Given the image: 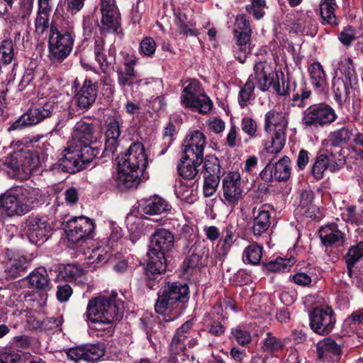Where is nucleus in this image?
Returning a JSON list of instances; mask_svg holds the SVG:
<instances>
[{"mask_svg": "<svg viewBox=\"0 0 363 363\" xmlns=\"http://www.w3.org/2000/svg\"><path fill=\"white\" fill-rule=\"evenodd\" d=\"M190 291L186 283L167 281L157 291L155 311L163 316L162 320L152 315L143 316L140 320L141 328L151 342L152 336L157 337L163 328L162 322L177 319L186 309L190 298Z\"/></svg>", "mask_w": 363, "mask_h": 363, "instance_id": "1", "label": "nucleus"}, {"mask_svg": "<svg viewBox=\"0 0 363 363\" xmlns=\"http://www.w3.org/2000/svg\"><path fill=\"white\" fill-rule=\"evenodd\" d=\"M16 145L17 149L2 160L3 165L11 171L9 174L13 177L30 174L43 165L48 167L45 163L53 152V147L44 136L19 140Z\"/></svg>", "mask_w": 363, "mask_h": 363, "instance_id": "2", "label": "nucleus"}, {"mask_svg": "<svg viewBox=\"0 0 363 363\" xmlns=\"http://www.w3.org/2000/svg\"><path fill=\"white\" fill-rule=\"evenodd\" d=\"M116 161L118 170L115 185L120 191L136 189L140 182L148 179V160L141 142H132L125 152L117 155Z\"/></svg>", "mask_w": 363, "mask_h": 363, "instance_id": "3", "label": "nucleus"}, {"mask_svg": "<svg viewBox=\"0 0 363 363\" xmlns=\"http://www.w3.org/2000/svg\"><path fill=\"white\" fill-rule=\"evenodd\" d=\"M123 309L124 301L113 291L108 296L99 295L89 299L84 318L93 329L111 337L114 332V323L123 317Z\"/></svg>", "mask_w": 363, "mask_h": 363, "instance_id": "4", "label": "nucleus"}, {"mask_svg": "<svg viewBox=\"0 0 363 363\" xmlns=\"http://www.w3.org/2000/svg\"><path fill=\"white\" fill-rule=\"evenodd\" d=\"M174 236L169 230L155 228L150 237L148 260L143 267L145 285L151 290L159 287L162 274L167 270V253L174 247Z\"/></svg>", "mask_w": 363, "mask_h": 363, "instance_id": "5", "label": "nucleus"}, {"mask_svg": "<svg viewBox=\"0 0 363 363\" xmlns=\"http://www.w3.org/2000/svg\"><path fill=\"white\" fill-rule=\"evenodd\" d=\"M74 33L67 21L55 14L48 35V57L52 63H61L72 51Z\"/></svg>", "mask_w": 363, "mask_h": 363, "instance_id": "6", "label": "nucleus"}, {"mask_svg": "<svg viewBox=\"0 0 363 363\" xmlns=\"http://www.w3.org/2000/svg\"><path fill=\"white\" fill-rule=\"evenodd\" d=\"M38 202V189L24 184L15 186L0 195V210L8 216H23Z\"/></svg>", "mask_w": 363, "mask_h": 363, "instance_id": "7", "label": "nucleus"}, {"mask_svg": "<svg viewBox=\"0 0 363 363\" xmlns=\"http://www.w3.org/2000/svg\"><path fill=\"white\" fill-rule=\"evenodd\" d=\"M70 145L84 152L85 157L98 158L101 143L98 140L95 125L82 120L78 121L74 126V139Z\"/></svg>", "mask_w": 363, "mask_h": 363, "instance_id": "8", "label": "nucleus"}, {"mask_svg": "<svg viewBox=\"0 0 363 363\" xmlns=\"http://www.w3.org/2000/svg\"><path fill=\"white\" fill-rule=\"evenodd\" d=\"M186 83L187 85L184 87L180 96L182 106L202 114L208 113L213 108V102L204 93L200 81L190 79Z\"/></svg>", "mask_w": 363, "mask_h": 363, "instance_id": "9", "label": "nucleus"}, {"mask_svg": "<svg viewBox=\"0 0 363 363\" xmlns=\"http://www.w3.org/2000/svg\"><path fill=\"white\" fill-rule=\"evenodd\" d=\"M58 108L56 99L50 98L47 102L34 108H29L7 128V131H21L35 125L55 114Z\"/></svg>", "mask_w": 363, "mask_h": 363, "instance_id": "10", "label": "nucleus"}, {"mask_svg": "<svg viewBox=\"0 0 363 363\" xmlns=\"http://www.w3.org/2000/svg\"><path fill=\"white\" fill-rule=\"evenodd\" d=\"M337 118L334 108L330 104L320 102L312 104L303 111L301 123L304 128L315 130L330 125Z\"/></svg>", "mask_w": 363, "mask_h": 363, "instance_id": "11", "label": "nucleus"}, {"mask_svg": "<svg viewBox=\"0 0 363 363\" xmlns=\"http://www.w3.org/2000/svg\"><path fill=\"white\" fill-rule=\"evenodd\" d=\"M235 40V57L240 63H245L251 52L252 28L249 17L245 13L238 14L235 21L233 31Z\"/></svg>", "mask_w": 363, "mask_h": 363, "instance_id": "12", "label": "nucleus"}, {"mask_svg": "<svg viewBox=\"0 0 363 363\" xmlns=\"http://www.w3.org/2000/svg\"><path fill=\"white\" fill-rule=\"evenodd\" d=\"M62 226L67 240L74 244L92 240L95 235L94 220L85 216H72L62 222Z\"/></svg>", "mask_w": 363, "mask_h": 363, "instance_id": "13", "label": "nucleus"}, {"mask_svg": "<svg viewBox=\"0 0 363 363\" xmlns=\"http://www.w3.org/2000/svg\"><path fill=\"white\" fill-rule=\"evenodd\" d=\"M84 157V152L69 145L63 151L62 157L56 163L51 164L49 169L54 173L75 174L86 169L94 158Z\"/></svg>", "mask_w": 363, "mask_h": 363, "instance_id": "14", "label": "nucleus"}, {"mask_svg": "<svg viewBox=\"0 0 363 363\" xmlns=\"http://www.w3.org/2000/svg\"><path fill=\"white\" fill-rule=\"evenodd\" d=\"M345 157L341 150L332 148L326 149L325 152H320L315 157L311 168V174L316 180L324 177V172L329 169L332 172L338 171L345 164Z\"/></svg>", "mask_w": 363, "mask_h": 363, "instance_id": "15", "label": "nucleus"}, {"mask_svg": "<svg viewBox=\"0 0 363 363\" xmlns=\"http://www.w3.org/2000/svg\"><path fill=\"white\" fill-rule=\"evenodd\" d=\"M4 272L6 279H16L26 274L33 257L23 251L6 249L4 251Z\"/></svg>", "mask_w": 363, "mask_h": 363, "instance_id": "16", "label": "nucleus"}, {"mask_svg": "<svg viewBox=\"0 0 363 363\" xmlns=\"http://www.w3.org/2000/svg\"><path fill=\"white\" fill-rule=\"evenodd\" d=\"M101 20L100 31L102 33H116L121 32V13L115 0H100Z\"/></svg>", "mask_w": 363, "mask_h": 363, "instance_id": "17", "label": "nucleus"}, {"mask_svg": "<svg viewBox=\"0 0 363 363\" xmlns=\"http://www.w3.org/2000/svg\"><path fill=\"white\" fill-rule=\"evenodd\" d=\"M309 320L311 329L321 335H328L333 330L335 323L334 312L329 306L315 308L309 313Z\"/></svg>", "mask_w": 363, "mask_h": 363, "instance_id": "18", "label": "nucleus"}, {"mask_svg": "<svg viewBox=\"0 0 363 363\" xmlns=\"http://www.w3.org/2000/svg\"><path fill=\"white\" fill-rule=\"evenodd\" d=\"M24 231L30 242L40 245L50 236L52 228L45 218L31 214L24 223Z\"/></svg>", "mask_w": 363, "mask_h": 363, "instance_id": "19", "label": "nucleus"}, {"mask_svg": "<svg viewBox=\"0 0 363 363\" xmlns=\"http://www.w3.org/2000/svg\"><path fill=\"white\" fill-rule=\"evenodd\" d=\"M68 359L74 363H90L99 360L105 353L103 343L71 347L65 350Z\"/></svg>", "mask_w": 363, "mask_h": 363, "instance_id": "20", "label": "nucleus"}, {"mask_svg": "<svg viewBox=\"0 0 363 363\" xmlns=\"http://www.w3.org/2000/svg\"><path fill=\"white\" fill-rule=\"evenodd\" d=\"M121 124L116 118L110 119L106 123L104 133V147L99 158H113L119 146V137L121 134Z\"/></svg>", "mask_w": 363, "mask_h": 363, "instance_id": "21", "label": "nucleus"}, {"mask_svg": "<svg viewBox=\"0 0 363 363\" xmlns=\"http://www.w3.org/2000/svg\"><path fill=\"white\" fill-rule=\"evenodd\" d=\"M241 176L238 171H230L223 179V197L229 204L235 205L242 198Z\"/></svg>", "mask_w": 363, "mask_h": 363, "instance_id": "22", "label": "nucleus"}, {"mask_svg": "<svg viewBox=\"0 0 363 363\" xmlns=\"http://www.w3.org/2000/svg\"><path fill=\"white\" fill-rule=\"evenodd\" d=\"M99 92V80L86 78L76 94L77 106L80 109L88 110L95 103Z\"/></svg>", "mask_w": 363, "mask_h": 363, "instance_id": "23", "label": "nucleus"}, {"mask_svg": "<svg viewBox=\"0 0 363 363\" xmlns=\"http://www.w3.org/2000/svg\"><path fill=\"white\" fill-rule=\"evenodd\" d=\"M206 145V138L203 133L199 130L191 131L186 137L182 146V152H190L188 154L196 157L198 162L203 158V150Z\"/></svg>", "mask_w": 363, "mask_h": 363, "instance_id": "24", "label": "nucleus"}, {"mask_svg": "<svg viewBox=\"0 0 363 363\" xmlns=\"http://www.w3.org/2000/svg\"><path fill=\"white\" fill-rule=\"evenodd\" d=\"M317 358L323 363H333L342 354V348L331 338H325L316 345Z\"/></svg>", "mask_w": 363, "mask_h": 363, "instance_id": "25", "label": "nucleus"}, {"mask_svg": "<svg viewBox=\"0 0 363 363\" xmlns=\"http://www.w3.org/2000/svg\"><path fill=\"white\" fill-rule=\"evenodd\" d=\"M209 257V248L206 246H196L192 253L186 257L182 264L184 272L191 274L196 268H201L208 265Z\"/></svg>", "mask_w": 363, "mask_h": 363, "instance_id": "26", "label": "nucleus"}, {"mask_svg": "<svg viewBox=\"0 0 363 363\" xmlns=\"http://www.w3.org/2000/svg\"><path fill=\"white\" fill-rule=\"evenodd\" d=\"M138 208L147 215H158L167 213L171 210V205L163 198L154 196L152 197L143 199L138 202Z\"/></svg>", "mask_w": 363, "mask_h": 363, "instance_id": "27", "label": "nucleus"}, {"mask_svg": "<svg viewBox=\"0 0 363 363\" xmlns=\"http://www.w3.org/2000/svg\"><path fill=\"white\" fill-rule=\"evenodd\" d=\"M188 152H182V157L177 164V172L182 178L192 179L198 174L197 168L203 163V158L197 163L196 157L191 156Z\"/></svg>", "mask_w": 363, "mask_h": 363, "instance_id": "28", "label": "nucleus"}, {"mask_svg": "<svg viewBox=\"0 0 363 363\" xmlns=\"http://www.w3.org/2000/svg\"><path fill=\"white\" fill-rule=\"evenodd\" d=\"M321 243L326 247H333L345 242V234L339 230L336 223L322 226L319 230Z\"/></svg>", "mask_w": 363, "mask_h": 363, "instance_id": "29", "label": "nucleus"}, {"mask_svg": "<svg viewBox=\"0 0 363 363\" xmlns=\"http://www.w3.org/2000/svg\"><path fill=\"white\" fill-rule=\"evenodd\" d=\"M342 330L348 335L354 333L358 337L363 338V308L354 311L345 319Z\"/></svg>", "mask_w": 363, "mask_h": 363, "instance_id": "30", "label": "nucleus"}, {"mask_svg": "<svg viewBox=\"0 0 363 363\" xmlns=\"http://www.w3.org/2000/svg\"><path fill=\"white\" fill-rule=\"evenodd\" d=\"M30 288L47 291L51 288L47 270L43 267L36 268L27 276Z\"/></svg>", "mask_w": 363, "mask_h": 363, "instance_id": "31", "label": "nucleus"}, {"mask_svg": "<svg viewBox=\"0 0 363 363\" xmlns=\"http://www.w3.org/2000/svg\"><path fill=\"white\" fill-rule=\"evenodd\" d=\"M363 259V241L356 245H351L343 257V260L347 265V272L350 278L353 277V268L355 264Z\"/></svg>", "mask_w": 363, "mask_h": 363, "instance_id": "32", "label": "nucleus"}, {"mask_svg": "<svg viewBox=\"0 0 363 363\" xmlns=\"http://www.w3.org/2000/svg\"><path fill=\"white\" fill-rule=\"evenodd\" d=\"M352 135V130L347 126L335 130L329 135L328 147L335 150H341L342 152V147L348 143Z\"/></svg>", "mask_w": 363, "mask_h": 363, "instance_id": "33", "label": "nucleus"}, {"mask_svg": "<svg viewBox=\"0 0 363 363\" xmlns=\"http://www.w3.org/2000/svg\"><path fill=\"white\" fill-rule=\"evenodd\" d=\"M308 72L314 89L318 92H323L327 85L326 74L319 62L312 63L308 67Z\"/></svg>", "mask_w": 363, "mask_h": 363, "instance_id": "34", "label": "nucleus"}, {"mask_svg": "<svg viewBox=\"0 0 363 363\" xmlns=\"http://www.w3.org/2000/svg\"><path fill=\"white\" fill-rule=\"evenodd\" d=\"M263 206L259 208L257 214H254L252 231L255 236H260L265 233L271 224V214ZM255 208L253 213H255Z\"/></svg>", "mask_w": 363, "mask_h": 363, "instance_id": "35", "label": "nucleus"}, {"mask_svg": "<svg viewBox=\"0 0 363 363\" xmlns=\"http://www.w3.org/2000/svg\"><path fill=\"white\" fill-rule=\"evenodd\" d=\"M261 345L263 352L271 357H278L285 347L284 341L273 335L270 332L266 333V337L262 340Z\"/></svg>", "mask_w": 363, "mask_h": 363, "instance_id": "36", "label": "nucleus"}, {"mask_svg": "<svg viewBox=\"0 0 363 363\" xmlns=\"http://www.w3.org/2000/svg\"><path fill=\"white\" fill-rule=\"evenodd\" d=\"M266 68V62L262 61L256 62L253 67V81H256L258 88L262 91L269 89V80L271 75H274L273 72H268Z\"/></svg>", "mask_w": 363, "mask_h": 363, "instance_id": "37", "label": "nucleus"}, {"mask_svg": "<svg viewBox=\"0 0 363 363\" xmlns=\"http://www.w3.org/2000/svg\"><path fill=\"white\" fill-rule=\"evenodd\" d=\"M292 29L297 34L314 37L318 32V23L315 20L307 16L294 21Z\"/></svg>", "mask_w": 363, "mask_h": 363, "instance_id": "38", "label": "nucleus"}, {"mask_svg": "<svg viewBox=\"0 0 363 363\" xmlns=\"http://www.w3.org/2000/svg\"><path fill=\"white\" fill-rule=\"evenodd\" d=\"M357 86H350L349 81L340 77H334L332 83V89L335 101L341 104L350 97L351 90L355 89Z\"/></svg>", "mask_w": 363, "mask_h": 363, "instance_id": "39", "label": "nucleus"}, {"mask_svg": "<svg viewBox=\"0 0 363 363\" xmlns=\"http://www.w3.org/2000/svg\"><path fill=\"white\" fill-rule=\"evenodd\" d=\"M338 69L341 74L339 77L349 81L350 86H357L358 78L352 60L344 57L338 63Z\"/></svg>", "mask_w": 363, "mask_h": 363, "instance_id": "40", "label": "nucleus"}, {"mask_svg": "<svg viewBox=\"0 0 363 363\" xmlns=\"http://www.w3.org/2000/svg\"><path fill=\"white\" fill-rule=\"evenodd\" d=\"M288 121L286 118L281 112L275 110L268 111L264 116V129L266 132L271 131L272 125L276 129L286 128Z\"/></svg>", "mask_w": 363, "mask_h": 363, "instance_id": "41", "label": "nucleus"}, {"mask_svg": "<svg viewBox=\"0 0 363 363\" xmlns=\"http://www.w3.org/2000/svg\"><path fill=\"white\" fill-rule=\"evenodd\" d=\"M286 128L274 130L271 140L264 143L267 152L277 154L281 152L286 142Z\"/></svg>", "mask_w": 363, "mask_h": 363, "instance_id": "42", "label": "nucleus"}, {"mask_svg": "<svg viewBox=\"0 0 363 363\" xmlns=\"http://www.w3.org/2000/svg\"><path fill=\"white\" fill-rule=\"evenodd\" d=\"M85 274L84 269L79 264H67L59 268L58 279L72 282Z\"/></svg>", "mask_w": 363, "mask_h": 363, "instance_id": "43", "label": "nucleus"}, {"mask_svg": "<svg viewBox=\"0 0 363 363\" xmlns=\"http://www.w3.org/2000/svg\"><path fill=\"white\" fill-rule=\"evenodd\" d=\"M290 159L284 156L277 162L273 163L274 177L277 182H286L291 176Z\"/></svg>", "mask_w": 363, "mask_h": 363, "instance_id": "44", "label": "nucleus"}, {"mask_svg": "<svg viewBox=\"0 0 363 363\" xmlns=\"http://www.w3.org/2000/svg\"><path fill=\"white\" fill-rule=\"evenodd\" d=\"M263 247L257 242H252L247 246L242 253V260L245 263L257 265L262 257Z\"/></svg>", "mask_w": 363, "mask_h": 363, "instance_id": "45", "label": "nucleus"}, {"mask_svg": "<svg viewBox=\"0 0 363 363\" xmlns=\"http://www.w3.org/2000/svg\"><path fill=\"white\" fill-rule=\"evenodd\" d=\"M336 4L335 0H324L320 4V12L323 23H328L331 26L338 24L337 18L335 15Z\"/></svg>", "mask_w": 363, "mask_h": 363, "instance_id": "46", "label": "nucleus"}, {"mask_svg": "<svg viewBox=\"0 0 363 363\" xmlns=\"http://www.w3.org/2000/svg\"><path fill=\"white\" fill-rule=\"evenodd\" d=\"M186 350L185 342H180L177 339L172 337L168 348L169 361L176 362L178 361V357H181L182 362L186 361L189 358Z\"/></svg>", "mask_w": 363, "mask_h": 363, "instance_id": "47", "label": "nucleus"}, {"mask_svg": "<svg viewBox=\"0 0 363 363\" xmlns=\"http://www.w3.org/2000/svg\"><path fill=\"white\" fill-rule=\"evenodd\" d=\"M295 258L284 259L277 257L274 260L265 263L264 266L267 271L272 272H288L290 268L295 264Z\"/></svg>", "mask_w": 363, "mask_h": 363, "instance_id": "48", "label": "nucleus"}, {"mask_svg": "<svg viewBox=\"0 0 363 363\" xmlns=\"http://www.w3.org/2000/svg\"><path fill=\"white\" fill-rule=\"evenodd\" d=\"M311 94V91L307 86V83L304 79H302L296 88V92L294 98H291L294 106L299 108H303L306 106L305 101L308 99Z\"/></svg>", "mask_w": 363, "mask_h": 363, "instance_id": "49", "label": "nucleus"}, {"mask_svg": "<svg viewBox=\"0 0 363 363\" xmlns=\"http://www.w3.org/2000/svg\"><path fill=\"white\" fill-rule=\"evenodd\" d=\"M204 176H220V164L218 158L212 154L206 155L203 160Z\"/></svg>", "mask_w": 363, "mask_h": 363, "instance_id": "50", "label": "nucleus"}, {"mask_svg": "<svg viewBox=\"0 0 363 363\" xmlns=\"http://www.w3.org/2000/svg\"><path fill=\"white\" fill-rule=\"evenodd\" d=\"M255 88L253 74H250L238 94V104L241 108H245L247 106V103L254 94Z\"/></svg>", "mask_w": 363, "mask_h": 363, "instance_id": "51", "label": "nucleus"}, {"mask_svg": "<svg viewBox=\"0 0 363 363\" xmlns=\"http://www.w3.org/2000/svg\"><path fill=\"white\" fill-rule=\"evenodd\" d=\"M138 76L135 68L126 67L117 70L118 83L121 87L133 86Z\"/></svg>", "mask_w": 363, "mask_h": 363, "instance_id": "52", "label": "nucleus"}, {"mask_svg": "<svg viewBox=\"0 0 363 363\" xmlns=\"http://www.w3.org/2000/svg\"><path fill=\"white\" fill-rule=\"evenodd\" d=\"M14 57L13 43L11 39L2 40L0 45V62L5 65L10 64Z\"/></svg>", "mask_w": 363, "mask_h": 363, "instance_id": "53", "label": "nucleus"}, {"mask_svg": "<svg viewBox=\"0 0 363 363\" xmlns=\"http://www.w3.org/2000/svg\"><path fill=\"white\" fill-rule=\"evenodd\" d=\"M268 8L265 0H251L250 4L245 6L248 13H252L256 20L262 19L265 15L264 9Z\"/></svg>", "mask_w": 363, "mask_h": 363, "instance_id": "54", "label": "nucleus"}, {"mask_svg": "<svg viewBox=\"0 0 363 363\" xmlns=\"http://www.w3.org/2000/svg\"><path fill=\"white\" fill-rule=\"evenodd\" d=\"M0 363H26V356L23 353H18L9 350L0 354ZM28 363H45L43 361H30Z\"/></svg>", "mask_w": 363, "mask_h": 363, "instance_id": "55", "label": "nucleus"}, {"mask_svg": "<svg viewBox=\"0 0 363 363\" xmlns=\"http://www.w3.org/2000/svg\"><path fill=\"white\" fill-rule=\"evenodd\" d=\"M220 176H204L203 187V196L206 198L213 195L220 184Z\"/></svg>", "mask_w": 363, "mask_h": 363, "instance_id": "56", "label": "nucleus"}, {"mask_svg": "<svg viewBox=\"0 0 363 363\" xmlns=\"http://www.w3.org/2000/svg\"><path fill=\"white\" fill-rule=\"evenodd\" d=\"M176 131V126L174 124L169 121L166 127L164 128L162 139L164 140L163 147L161 150L160 155H164L169 146L172 145L173 140H174V135Z\"/></svg>", "mask_w": 363, "mask_h": 363, "instance_id": "57", "label": "nucleus"}, {"mask_svg": "<svg viewBox=\"0 0 363 363\" xmlns=\"http://www.w3.org/2000/svg\"><path fill=\"white\" fill-rule=\"evenodd\" d=\"M174 191L177 197L182 201L192 202L193 189L182 181H179V184L175 186Z\"/></svg>", "mask_w": 363, "mask_h": 363, "instance_id": "58", "label": "nucleus"}, {"mask_svg": "<svg viewBox=\"0 0 363 363\" xmlns=\"http://www.w3.org/2000/svg\"><path fill=\"white\" fill-rule=\"evenodd\" d=\"M101 86V94L108 101H111L114 94V86L109 77L104 76L99 80V88Z\"/></svg>", "mask_w": 363, "mask_h": 363, "instance_id": "59", "label": "nucleus"}, {"mask_svg": "<svg viewBox=\"0 0 363 363\" xmlns=\"http://www.w3.org/2000/svg\"><path fill=\"white\" fill-rule=\"evenodd\" d=\"M233 341H235L238 344L245 345L251 341V335L250 333L241 329L240 328L231 329V337Z\"/></svg>", "mask_w": 363, "mask_h": 363, "instance_id": "60", "label": "nucleus"}, {"mask_svg": "<svg viewBox=\"0 0 363 363\" xmlns=\"http://www.w3.org/2000/svg\"><path fill=\"white\" fill-rule=\"evenodd\" d=\"M156 43L151 37L144 38L140 44V52L145 56L151 57L155 52Z\"/></svg>", "mask_w": 363, "mask_h": 363, "instance_id": "61", "label": "nucleus"}, {"mask_svg": "<svg viewBox=\"0 0 363 363\" xmlns=\"http://www.w3.org/2000/svg\"><path fill=\"white\" fill-rule=\"evenodd\" d=\"M242 130L252 138L257 136V125L256 121L250 117H243L241 121Z\"/></svg>", "mask_w": 363, "mask_h": 363, "instance_id": "62", "label": "nucleus"}, {"mask_svg": "<svg viewBox=\"0 0 363 363\" xmlns=\"http://www.w3.org/2000/svg\"><path fill=\"white\" fill-rule=\"evenodd\" d=\"M106 246L105 247H99L93 250L94 256H96L95 262L96 264L102 265L106 263L109 259L113 256V253L109 252L111 249H106Z\"/></svg>", "mask_w": 363, "mask_h": 363, "instance_id": "63", "label": "nucleus"}, {"mask_svg": "<svg viewBox=\"0 0 363 363\" xmlns=\"http://www.w3.org/2000/svg\"><path fill=\"white\" fill-rule=\"evenodd\" d=\"M339 40L345 46H350L352 41L355 40L354 29L350 26L345 27L339 35Z\"/></svg>", "mask_w": 363, "mask_h": 363, "instance_id": "64", "label": "nucleus"}]
</instances>
